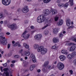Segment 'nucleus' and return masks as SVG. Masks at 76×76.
Returning <instances> with one entry per match:
<instances>
[{
  "label": "nucleus",
  "mask_w": 76,
  "mask_h": 76,
  "mask_svg": "<svg viewBox=\"0 0 76 76\" xmlns=\"http://www.w3.org/2000/svg\"><path fill=\"white\" fill-rule=\"evenodd\" d=\"M46 20V18L44 15H40L37 18V21L38 23H41Z\"/></svg>",
  "instance_id": "1"
},
{
  "label": "nucleus",
  "mask_w": 76,
  "mask_h": 76,
  "mask_svg": "<svg viewBox=\"0 0 76 76\" xmlns=\"http://www.w3.org/2000/svg\"><path fill=\"white\" fill-rule=\"evenodd\" d=\"M3 33H0V39L1 40L0 41V42L3 45H7V39H5V37H3Z\"/></svg>",
  "instance_id": "2"
},
{
  "label": "nucleus",
  "mask_w": 76,
  "mask_h": 76,
  "mask_svg": "<svg viewBox=\"0 0 76 76\" xmlns=\"http://www.w3.org/2000/svg\"><path fill=\"white\" fill-rule=\"evenodd\" d=\"M37 51L39 53L41 52L42 54H45L47 51V49L44 48V47L43 46H41L39 47L37 49Z\"/></svg>",
  "instance_id": "3"
},
{
  "label": "nucleus",
  "mask_w": 76,
  "mask_h": 76,
  "mask_svg": "<svg viewBox=\"0 0 76 76\" xmlns=\"http://www.w3.org/2000/svg\"><path fill=\"white\" fill-rule=\"evenodd\" d=\"M27 31H25L22 34V37H23V38H24L25 39H27L29 38V37H30V34H26L25 36V34H26Z\"/></svg>",
  "instance_id": "4"
},
{
  "label": "nucleus",
  "mask_w": 76,
  "mask_h": 76,
  "mask_svg": "<svg viewBox=\"0 0 76 76\" xmlns=\"http://www.w3.org/2000/svg\"><path fill=\"white\" fill-rule=\"evenodd\" d=\"M2 2L3 4L5 6L9 5L10 4V0H2Z\"/></svg>",
  "instance_id": "5"
},
{
  "label": "nucleus",
  "mask_w": 76,
  "mask_h": 76,
  "mask_svg": "<svg viewBox=\"0 0 76 76\" xmlns=\"http://www.w3.org/2000/svg\"><path fill=\"white\" fill-rule=\"evenodd\" d=\"M58 69L59 70H61L64 68V64L62 63H59L57 65Z\"/></svg>",
  "instance_id": "6"
},
{
  "label": "nucleus",
  "mask_w": 76,
  "mask_h": 76,
  "mask_svg": "<svg viewBox=\"0 0 76 76\" xmlns=\"http://www.w3.org/2000/svg\"><path fill=\"white\" fill-rule=\"evenodd\" d=\"M42 38V35L40 34H38L34 37V39L37 41H39Z\"/></svg>",
  "instance_id": "7"
},
{
  "label": "nucleus",
  "mask_w": 76,
  "mask_h": 76,
  "mask_svg": "<svg viewBox=\"0 0 76 76\" xmlns=\"http://www.w3.org/2000/svg\"><path fill=\"white\" fill-rule=\"evenodd\" d=\"M22 11L23 13H26L29 12V9H28V7L27 6H25L23 8L22 10Z\"/></svg>",
  "instance_id": "8"
},
{
  "label": "nucleus",
  "mask_w": 76,
  "mask_h": 76,
  "mask_svg": "<svg viewBox=\"0 0 76 76\" xmlns=\"http://www.w3.org/2000/svg\"><path fill=\"white\" fill-rule=\"evenodd\" d=\"M8 27L10 28L11 30H14L16 29L15 24H12L11 25H8Z\"/></svg>",
  "instance_id": "9"
},
{
  "label": "nucleus",
  "mask_w": 76,
  "mask_h": 76,
  "mask_svg": "<svg viewBox=\"0 0 76 76\" xmlns=\"http://www.w3.org/2000/svg\"><path fill=\"white\" fill-rule=\"evenodd\" d=\"M76 49V46L75 45L72 46L70 48L69 50V51L72 52L74 51Z\"/></svg>",
  "instance_id": "10"
},
{
  "label": "nucleus",
  "mask_w": 76,
  "mask_h": 76,
  "mask_svg": "<svg viewBox=\"0 0 76 76\" xmlns=\"http://www.w3.org/2000/svg\"><path fill=\"white\" fill-rule=\"evenodd\" d=\"M59 58L61 61H64L66 59V56L64 55H62L59 56Z\"/></svg>",
  "instance_id": "11"
},
{
  "label": "nucleus",
  "mask_w": 76,
  "mask_h": 76,
  "mask_svg": "<svg viewBox=\"0 0 76 76\" xmlns=\"http://www.w3.org/2000/svg\"><path fill=\"white\" fill-rule=\"evenodd\" d=\"M50 11L48 10H45L44 13L45 16H47L50 14Z\"/></svg>",
  "instance_id": "12"
},
{
  "label": "nucleus",
  "mask_w": 76,
  "mask_h": 76,
  "mask_svg": "<svg viewBox=\"0 0 76 76\" xmlns=\"http://www.w3.org/2000/svg\"><path fill=\"white\" fill-rule=\"evenodd\" d=\"M53 41L54 43H57L59 42V39L58 38H54L53 39Z\"/></svg>",
  "instance_id": "13"
},
{
  "label": "nucleus",
  "mask_w": 76,
  "mask_h": 76,
  "mask_svg": "<svg viewBox=\"0 0 76 76\" xmlns=\"http://www.w3.org/2000/svg\"><path fill=\"white\" fill-rule=\"evenodd\" d=\"M30 54L31 52L28 50L26 51L24 53V55L26 56H30Z\"/></svg>",
  "instance_id": "14"
},
{
  "label": "nucleus",
  "mask_w": 76,
  "mask_h": 76,
  "mask_svg": "<svg viewBox=\"0 0 76 76\" xmlns=\"http://www.w3.org/2000/svg\"><path fill=\"white\" fill-rule=\"evenodd\" d=\"M63 20H59V22L57 23V25H58V26H61V25H63Z\"/></svg>",
  "instance_id": "15"
},
{
  "label": "nucleus",
  "mask_w": 76,
  "mask_h": 76,
  "mask_svg": "<svg viewBox=\"0 0 76 76\" xmlns=\"http://www.w3.org/2000/svg\"><path fill=\"white\" fill-rule=\"evenodd\" d=\"M35 65L34 64L31 65L30 67L29 70L30 71H32L35 68Z\"/></svg>",
  "instance_id": "16"
},
{
  "label": "nucleus",
  "mask_w": 76,
  "mask_h": 76,
  "mask_svg": "<svg viewBox=\"0 0 76 76\" xmlns=\"http://www.w3.org/2000/svg\"><path fill=\"white\" fill-rule=\"evenodd\" d=\"M52 15H56L57 13V11L56 9H53L52 11Z\"/></svg>",
  "instance_id": "17"
},
{
  "label": "nucleus",
  "mask_w": 76,
  "mask_h": 76,
  "mask_svg": "<svg viewBox=\"0 0 76 76\" xmlns=\"http://www.w3.org/2000/svg\"><path fill=\"white\" fill-rule=\"evenodd\" d=\"M66 25L67 26H69L70 25V20L68 19L66 21Z\"/></svg>",
  "instance_id": "18"
},
{
  "label": "nucleus",
  "mask_w": 76,
  "mask_h": 76,
  "mask_svg": "<svg viewBox=\"0 0 76 76\" xmlns=\"http://www.w3.org/2000/svg\"><path fill=\"white\" fill-rule=\"evenodd\" d=\"M73 57V56L72 54H69L67 56V58L69 60H71Z\"/></svg>",
  "instance_id": "19"
},
{
  "label": "nucleus",
  "mask_w": 76,
  "mask_h": 76,
  "mask_svg": "<svg viewBox=\"0 0 76 76\" xmlns=\"http://www.w3.org/2000/svg\"><path fill=\"white\" fill-rule=\"evenodd\" d=\"M12 45L14 47H16L18 45V47H20V45L19 44V43L18 42H15V44H13Z\"/></svg>",
  "instance_id": "20"
},
{
  "label": "nucleus",
  "mask_w": 76,
  "mask_h": 76,
  "mask_svg": "<svg viewBox=\"0 0 76 76\" xmlns=\"http://www.w3.org/2000/svg\"><path fill=\"white\" fill-rule=\"evenodd\" d=\"M61 53L62 54H65V55L67 54V50H63L61 51Z\"/></svg>",
  "instance_id": "21"
},
{
  "label": "nucleus",
  "mask_w": 76,
  "mask_h": 76,
  "mask_svg": "<svg viewBox=\"0 0 76 76\" xmlns=\"http://www.w3.org/2000/svg\"><path fill=\"white\" fill-rule=\"evenodd\" d=\"M23 45L25 48H27V49H28V48H29V45H27V44L25 43H23Z\"/></svg>",
  "instance_id": "22"
},
{
  "label": "nucleus",
  "mask_w": 76,
  "mask_h": 76,
  "mask_svg": "<svg viewBox=\"0 0 76 76\" xmlns=\"http://www.w3.org/2000/svg\"><path fill=\"white\" fill-rule=\"evenodd\" d=\"M58 6L62 7L64 6V4L62 3H59L58 4Z\"/></svg>",
  "instance_id": "23"
},
{
  "label": "nucleus",
  "mask_w": 76,
  "mask_h": 76,
  "mask_svg": "<svg viewBox=\"0 0 76 76\" xmlns=\"http://www.w3.org/2000/svg\"><path fill=\"white\" fill-rule=\"evenodd\" d=\"M66 45H76V44L74 43H67L66 44Z\"/></svg>",
  "instance_id": "24"
},
{
  "label": "nucleus",
  "mask_w": 76,
  "mask_h": 76,
  "mask_svg": "<svg viewBox=\"0 0 76 76\" xmlns=\"http://www.w3.org/2000/svg\"><path fill=\"white\" fill-rule=\"evenodd\" d=\"M9 72H4L3 73V75L2 76H9Z\"/></svg>",
  "instance_id": "25"
},
{
  "label": "nucleus",
  "mask_w": 76,
  "mask_h": 76,
  "mask_svg": "<svg viewBox=\"0 0 76 76\" xmlns=\"http://www.w3.org/2000/svg\"><path fill=\"white\" fill-rule=\"evenodd\" d=\"M53 19L51 18L48 21V23H52L53 22Z\"/></svg>",
  "instance_id": "26"
},
{
  "label": "nucleus",
  "mask_w": 76,
  "mask_h": 76,
  "mask_svg": "<svg viewBox=\"0 0 76 76\" xmlns=\"http://www.w3.org/2000/svg\"><path fill=\"white\" fill-rule=\"evenodd\" d=\"M39 47V45L37 44H36L34 45V49H37Z\"/></svg>",
  "instance_id": "27"
},
{
  "label": "nucleus",
  "mask_w": 76,
  "mask_h": 76,
  "mask_svg": "<svg viewBox=\"0 0 76 76\" xmlns=\"http://www.w3.org/2000/svg\"><path fill=\"white\" fill-rule=\"evenodd\" d=\"M58 31V28H55L54 29L53 31V34H57V33Z\"/></svg>",
  "instance_id": "28"
},
{
  "label": "nucleus",
  "mask_w": 76,
  "mask_h": 76,
  "mask_svg": "<svg viewBox=\"0 0 76 76\" xmlns=\"http://www.w3.org/2000/svg\"><path fill=\"white\" fill-rule=\"evenodd\" d=\"M69 2L70 3L71 6H73V0H69Z\"/></svg>",
  "instance_id": "29"
},
{
  "label": "nucleus",
  "mask_w": 76,
  "mask_h": 76,
  "mask_svg": "<svg viewBox=\"0 0 76 76\" xmlns=\"http://www.w3.org/2000/svg\"><path fill=\"white\" fill-rule=\"evenodd\" d=\"M30 58L33 59L35 58V55H34L33 53H31L30 56Z\"/></svg>",
  "instance_id": "30"
},
{
  "label": "nucleus",
  "mask_w": 76,
  "mask_h": 76,
  "mask_svg": "<svg viewBox=\"0 0 76 76\" xmlns=\"http://www.w3.org/2000/svg\"><path fill=\"white\" fill-rule=\"evenodd\" d=\"M51 0H43V1L45 3H48L50 1H51Z\"/></svg>",
  "instance_id": "31"
},
{
  "label": "nucleus",
  "mask_w": 76,
  "mask_h": 76,
  "mask_svg": "<svg viewBox=\"0 0 76 76\" xmlns=\"http://www.w3.org/2000/svg\"><path fill=\"white\" fill-rule=\"evenodd\" d=\"M49 63V62L48 61H46L45 62L44 64V66H47V65Z\"/></svg>",
  "instance_id": "32"
},
{
  "label": "nucleus",
  "mask_w": 76,
  "mask_h": 76,
  "mask_svg": "<svg viewBox=\"0 0 76 76\" xmlns=\"http://www.w3.org/2000/svg\"><path fill=\"white\" fill-rule=\"evenodd\" d=\"M42 71L45 73H46L47 72V69L46 68H44L42 69Z\"/></svg>",
  "instance_id": "33"
},
{
  "label": "nucleus",
  "mask_w": 76,
  "mask_h": 76,
  "mask_svg": "<svg viewBox=\"0 0 76 76\" xmlns=\"http://www.w3.org/2000/svg\"><path fill=\"white\" fill-rule=\"evenodd\" d=\"M58 18V17L57 16H56L54 18V20L55 21H57V20H58V18Z\"/></svg>",
  "instance_id": "34"
},
{
  "label": "nucleus",
  "mask_w": 76,
  "mask_h": 76,
  "mask_svg": "<svg viewBox=\"0 0 76 76\" xmlns=\"http://www.w3.org/2000/svg\"><path fill=\"white\" fill-rule=\"evenodd\" d=\"M4 12L5 13V15L6 16H7V15H8V12H7V11L6 10H4Z\"/></svg>",
  "instance_id": "35"
},
{
  "label": "nucleus",
  "mask_w": 76,
  "mask_h": 76,
  "mask_svg": "<svg viewBox=\"0 0 76 76\" xmlns=\"http://www.w3.org/2000/svg\"><path fill=\"white\" fill-rule=\"evenodd\" d=\"M63 34L62 33H61L59 34V37L60 38H62L63 37Z\"/></svg>",
  "instance_id": "36"
},
{
  "label": "nucleus",
  "mask_w": 76,
  "mask_h": 76,
  "mask_svg": "<svg viewBox=\"0 0 76 76\" xmlns=\"http://www.w3.org/2000/svg\"><path fill=\"white\" fill-rule=\"evenodd\" d=\"M8 70L9 69L8 68H5L3 69V70L5 72H8L7 71H8Z\"/></svg>",
  "instance_id": "37"
},
{
  "label": "nucleus",
  "mask_w": 76,
  "mask_h": 76,
  "mask_svg": "<svg viewBox=\"0 0 76 76\" xmlns=\"http://www.w3.org/2000/svg\"><path fill=\"white\" fill-rule=\"evenodd\" d=\"M72 56H73V57L74 56H76V52L74 51L72 53Z\"/></svg>",
  "instance_id": "38"
},
{
  "label": "nucleus",
  "mask_w": 76,
  "mask_h": 76,
  "mask_svg": "<svg viewBox=\"0 0 76 76\" xmlns=\"http://www.w3.org/2000/svg\"><path fill=\"white\" fill-rule=\"evenodd\" d=\"M14 58H19V56L18 55H16L15 56H14Z\"/></svg>",
  "instance_id": "39"
},
{
  "label": "nucleus",
  "mask_w": 76,
  "mask_h": 76,
  "mask_svg": "<svg viewBox=\"0 0 76 76\" xmlns=\"http://www.w3.org/2000/svg\"><path fill=\"white\" fill-rule=\"evenodd\" d=\"M48 26V24H47L46 26H45L42 28V29H45V28H47V27Z\"/></svg>",
  "instance_id": "40"
},
{
  "label": "nucleus",
  "mask_w": 76,
  "mask_h": 76,
  "mask_svg": "<svg viewBox=\"0 0 76 76\" xmlns=\"http://www.w3.org/2000/svg\"><path fill=\"white\" fill-rule=\"evenodd\" d=\"M3 18V13H0V19H1Z\"/></svg>",
  "instance_id": "41"
},
{
  "label": "nucleus",
  "mask_w": 76,
  "mask_h": 76,
  "mask_svg": "<svg viewBox=\"0 0 76 76\" xmlns=\"http://www.w3.org/2000/svg\"><path fill=\"white\" fill-rule=\"evenodd\" d=\"M32 60L33 62H34V63H35V62L37 61V60H36V59H35V58H33Z\"/></svg>",
  "instance_id": "42"
},
{
  "label": "nucleus",
  "mask_w": 76,
  "mask_h": 76,
  "mask_svg": "<svg viewBox=\"0 0 76 76\" xmlns=\"http://www.w3.org/2000/svg\"><path fill=\"white\" fill-rule=\"evenodd\" d=\"M44 34L45 35H47L48 34V30L45 31L44 32Z\"/></svg>",
  "instance_id": "43"
},
{
  "label": "nucleus",
  "mask_w": 76,
  "mask_h": 76,
  "mask_svg": "<svg viewBox=\"0 0 76 76\" xmlns=\"http://www.w3.org/2000/svg\"><path fill=\"white\" fill-rule=\"evenodd\" d=\"M69 6V4L67 3H66L65 4H64V6L65 7H67Z\"/></svg>",
  "instance_id": "44"
},
{
  "label": "nucleus",
  "mask_w": 76,
  "mask_h": 76,
  "mask_svg": "<svg viewBox=\"0 0 76 76\" xmlns=\"http://www.w3.org/2000/svg\"><path fill=\"white\" fill-rule=\"evenodd\" d=\"M72 41H75V42H76V38H73L72 39Z\"/></svg>",
  "instance_id": "45"
},
{
  "label": "nucleus",
  "mask_w": 76,
  "mask_h": 76,
  "mask_svg": "<svg viewBox=\"0 0 76 76\" xmlns=\"http://www.w3.org/2000/svg\"><path fill=\"white\" fill-rule=\"evenodd\" d=\"M12 53H8V57H10V56H12Z\"/></svg>",
  "instance_id": "46"
},
{
  "label": "nucleus",
  "mask_w": 76,
  "mask_h": 76,
  "mask_svg": "<svg viewBox=\"0 0 76 76\" xmlns=\"http://www.w3.org/2000/svg\"><path fill=\"white\" fill-rule=\"evenodd\" d=\"M56 48H57V47L56 46H53L51 48L52 49H55Z\"/></svg>",
  "instance_id": "47"
},
{
  "label": "nucleus",
  "mask_w": 76,
  "mask_h": 76,
  "mask_svg": "<svg viewBox=\"0 0 76 76\" xmlns=\"http://www.w3.org/2000/svg\"><path fill=\"white\" fill-rule=\"evenodd\" d=\"M3 23V21H1L0 22V26H1V24Z\"/></svg>",
  "instance_id": "48"
},
{
  "label": "nucleus",
  "mask_w": 76,
  "mask_h": 76,
  "mask_svg": "<svg viewBox=\"0 0 76 76\" xmlns=\"http://www.w3.org/2000/svg\"><path fill=\"white\" fill-rule=\"evenodd\" d=\"M3 65L4 67H6V66H7V63H6L4 64H3Z\"/></svg>",
  "instance_id": "49"
},
{
  "label": "nucleus",
  "mask_w": 76,
  "mask_h": 76,
  "mask_svg": "<svg viewBox=\"0 0 76 76\" xmlns=\"http://www.w3.org/2000/svg\"><path fill=\"white\" fill-rule=\"evenodd\" d=\"M69 72L71 75H72V74H73V71H72V70H69Z\"/></svg>",
  "instance_id": "50"
},
{
  "label": "nucleus",
  "mask_w": 76,
  "mask_h": 76,
  "mask_svg": "<svg viewBox=\"0 0 76 76\" xmlns=\"http://www.w3.org/2000/svg\"><path fill=\"white\" fill-rule=\"evenodd\" d=\"M73 27H74L73 26H69L68 28V29H70V28H73Z\"/></svg>",
  "instance_id": "51"
},
{
  "label": "nucleus",
  "mask_w": 76,
  "mask_h": 76,
  "mask_svg": "<svg viewBox=\"0 0 76 76\" xmlns=\"http://www.w3.org/2000/svg\"><path fill=\"white\" fill-rule=\"evenodd\" d=\"M24 23H26V24H27V23H28V20H25L24 21Z\"/></svg>",
  "instance_id": "52"
},
{
  "label": "nucleus",
  "mask_w": 76,
  "mask_h": 76,
  "mask_svg": "<svg viewBox=\"0 0 76 76\" xmlns=\"http://www.w3.org/2000/svg\"><path fill=\"white\" fill-rule=\"evenodd\" d=\"M74 63L75 65H76V59H75L74 60Z\"/></svg>",
  "instance_id": "53"
},
{
  "label": "nucleus",
  "mask_w": 76,
  "mask_h": 76,
  "mask_svg": "<svg viewBox=\"0 0 76 76\" xmlns=\"http://www.w3.org/2000/svg\"><path fill=\"white\" fill-rule=\"evenodd\" d=\"M10 66H11V67H13V66H15V64H11L10 65Z\"/></svg>",
  "instance_id": "54"
},
{
  "label": "nucleus",
  "mask_w": 76,
  "mask_h": 76,
  "mask_svg": "<svg viewBox=\"0 0 76 76\" xmlns=\"http://www.w3.org/2000/svg\"><path fill=\"white\" fill-rule=\"evenodd\" d=\"M0 69L1 72H3V67L2 66L1 67Z\"/></svg>",
  "instance_id": "55"
},
{
  "label": "nucleus",
  "mask_w": 76,
  "mask_h": 76,
  "mask_svg": "<svg viewBox=\"0 0 76 76\" xmlns=\"http://www.w3.org/2000/svg\"><path fill=\"white\" fill-rule=\"evenodd\" d=\"M29 71V69H27L25 70V72H28Z\"/></svg>",
  "instance_id": "56"
},
{
  "label": "nucleus",
  "mask_w": 76,
  "mask_h": 76,
  "mask_svg": "<svg viewBox=\"0 0 76 76\" xmlns=\"http://www.w3.org/2000/svg\"><path fill=\"white\" fill-rule=\"evenodd\" d=\"M10 47V44H8V48L9 49Z\"/></svg>",
  "instance_id": "57"
},
{
  "label": "nucleus",
  "mask_w": 76,
  "mask_h": 76,
  "mask_svg": "<svg viewBox=\"0 0 76 76\" xmlns=\"http://www.w3.org/2000/svg\"><path fill=\"white\" fill-rule=\"evenodd\" d=\"M15 61H11V63H15Z\"/></svg>",
  "instance_id": "58"
},
{
  "label": "nucleus",
  "mask_w": 76,
  "mask_h": 76,
  "mask_svg": "<svg viewBox=\"0 0 76 76\" xmlns=\"http://www.w3.org/2000/svg\"><path fill=\"white\" fill-rule=\"evenodd\" d=\"M30 28L31 29H34V27L33 26H31Z\"/></svg>",
  "instance_id": "59"
},
{
  "label": "nucleus",
  "mask_w": 76,
  "mask_h": 76,
  "mask_svg": "<svg viewBox=\"0 0 76 76\" xmlns=\"http://www.w3.org/2000/svg\"><path fill=\"white\" fill-rule=\"evenodd\" d=\"M37 71L38 72V73H39V72H41V69H39L37 70Z\"/></svg>",
  "instance_id": "60"
},
{
  "label": "nucleus",
  "mask_w": 76,
  "mask_h": 76,
  "mask_svg": "<svg viewBox=\"0 0 76 76\" xmlns=\"http://www.w3.org/2000/svg\"><path fill=\"white\" fill-rule=\"evenodd\" d=\"M6 34H7V35H10V33L9 32H7L6 33Z\"/></svg>",
  "instance_id": "61"
},
{
  "label": "nucleus",
  "mask_w": 76,
  "mask_h": 76,
  "mask_svg": "<svg viewBox=\"0 0 76 76\" xmlns=\"http://www.w3.org/2000/svg\"><path fill=\"white\" fill-rule=\"evenodd\" d=\"M4 24H6V23H7V21H4Z\"/></svg>",
  "instance_id": "62"
},
{
  "label": "nucleus",
  "mask_w": 76,
  "mask_h": 76,
  "mask_svg": "<svg viewBox=\"0 0 76 76\" xmlns=\"http://www.w3.org/2000/svg\"><path fill=\"white\" fill-rule=\"evenodd\" d=\"M12 43L13 44V45L14 44H15V41H13L12 42Z\"/></svg>",
  "instance_id": "63"
},
{
  "label": "nucleus",
  "mask_w": 76,
  "mask_h": 76,
  "mask_svg": "<svg viewBox=\"0 0 76 76\" xmlns=\"http://www.w3.org/2000/svg\"><path fill=\"white\" fill-rule=\"evenodd\" d=\"M25 60H27L28 59V57L27 56H26L25 57Z\"/></svg>",
  "instance_id": "64"
}]
</instances>
